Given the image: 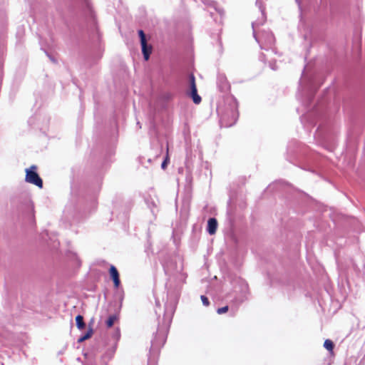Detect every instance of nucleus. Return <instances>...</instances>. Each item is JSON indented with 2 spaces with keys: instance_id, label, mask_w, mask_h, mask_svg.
<instances>
[{
  "instance_id": "12",
  "label": "nucleus",
  "mask_w": 365,
  "mask_h": 365,
  "mask_svg": "<svg viewBox=\"0 0 365 365\" xmlns=\"http://www.w3.org/2000/svg\"><path fill=\"white\" fill-rule=\"evenodd\" d=\"M312 116V113H307L301 117L302 123L307 129L310 127V125L314 124L313 120L311 119Z\"/></svg>"
},
{
  "instance_id": "2",
  "label": "nucleus",
  "mask_w": 365,
  "mask_h": 365,
  "mask_svg": "<svg viewBox=\"0 0 365 365\" xmlns=\"http://www.w3.org/2000/svg\"><path fill=\"white\" fill-rule=\"evenodd\" d=\"M226 107L222 108H217V111L220 114V123L222 126L230 127L233 125L238 118V103L233 96H229L225 100Z\"/></svg>"
},
{
  "instance_id": "28",
  "label": "nucleus",
  "mask_w": 365,
  "mask_h": 365,
  "mask_svg": "<svg viewBox=\"0 0 365 365\" xmlns=\"http://www.w3.org/2000/svg\"><path fill=\"white\" fill-rule=\"evenodd\" d=\"M156 306H160V302L158 300L155 301Z\"/></svg>"
},
{
  "instance_id": "14",
  "label": "nucleus",
  "mask_w": 365,
  "mask_h": 365,
  "mask_svg": "<svg viewBox=\"0 0 365 365\" xmlns=\"http://www.w3.org/2000/svg\"><path fill=\"white\" fill-rule=\"evenodd\" d=\"M246 299V297L245 295L241 296L240 297H236L233 299L232 304L235 307L234 312L237 311L239 306Z\"/></svg>"
},
{
  "instance_id": "13",
  "label": "nucleus",
  "mask_w": 365,
  "mask_h": 365,
  "mask_svg": "<svg viewBox=\"0 0 365 365\" xmlns=\"http://www.w3.org/2000/svg\"><path fill=\"white\" fill-rule=\"evenodd\" d=\"M166 287L168 289V295H174L175 297H177L179 292H180V287L178 285L173 291L171 289V284H170V279H169L168 282L166 284Z\"/></svg>"
},
{
  "instance_id": "16",
  "label": "nucleus",
  "mask_w": 365,
  "mask_h": 365,
  "mask_svg": "<svg viewBox=\"0 0 365 365\" xmlns=\"http://www.w3.org/2000/svg\"><path fill=\"white\" fill-rule=\"evenodd\" d=\"M76 322L78 329H83L85 328L86 324L83 321V317L81 315H77L76 317Z\"/></svg>"
},
{
  "instance_id": "25",
  "label": "nucleus",
  "mask_w": 365,
  "mask_h": 365,
  "mask_svg": "<svg viewBox=\"0 0 365 365\" xmlns=\"http://www.w3.org/2000/svg\"><path fill=\"white\" fill-rule=\"evenodd\" d=\"M168 161H169L168 157L166 156L165 159L163 161V163L161 164V168L163 169H165L167 167V164H168Z\"/></svg>"
},
{
  "instance_id": "30",
  "label": "nucleus",
  "mask_w": 365,
  "mask_h": 365,
  "mask_svg": "<svg viewBox=\"0 0 365 365\" xmlns=\"http://www.w3.org/2000/svg\"><path fill=\"white\" fill-rule=\"evenodd\" d=\"M151 361H152V358H151V356H149V359H148V361H149V363H150V362H151Z\"/></svg>"
},
{
  "instance_id": "27",
  "label": "nucleus",
  "mask_w": 365,
  "mask_h": 365,
  "mask_svg": "<svg viewBox=\"0 0 365 365\" xmlns=\"http://www.w3.org/2000/svg\"><path fill=\"white\" fill-rule=\"evenodd\" d=\"M295 1H296V2L297 3V4H298V6H299V9H301V1H300V0H295Z\"/></svg>"
},
{
  "instance_id": "4",
  "label": "nucleus",
  "mask_w": 365,
  "mask_h": 365,
  "mask_svg": "<svg viewBox=\"0 0 365 365\" xmlns=\"http://www.w3.org/2000/svg\"><path fill=\"white\" fill-rule=\"evenodd\" d=\"M329 136L327 134L324 133L322 128L321 126H319L314 135L315 140L317 143L320 144L322 146H323L324 148L329 151H333L336 147L335 143H329Z\"/></svg>"
},
{
  "instance_id": "8",
  "label": "nucleus",
  "mask_w": 365,
  "mask_h": 365,
  "mask_svg": "<svg viewBox=\"0 0 365 365\" xmlns=\"http://www.w3.org/2000/svg\"><path fill=\"white\" fill-rule=\"evenodd\" d=\"M110 274L113 281L114 286L118 288L120 286V281L119 278V273L115 266L111 265L110 267Z\"/></svg>"
},
{
  "instance_id": "23",
  "label": "nucleus",
  "mask_w": 365,
  "mask_h": 365,
  "mask_svg": "<svg viewBox=\"0 0 365 365\" xmlns=\"http://www.w3.org/2000/svg\"><path fill=\"white\" fill-rule=\"evenodd\" d=\"M200 298L203 305L207 307L210 304L209 299L207 297H205V295H201Z\"/></svg>"
},
{
  "instance_id": "5",
  "label": "nucleus",
  "mask_w": 365,
  "mask_h": 365,
  "mask_svg": "<svg viewBox=\"0 0 365 365\" xmlns=\"http://www.w3.org/2000/svg\"><path fill=\"white\" fill-rule=\"evenodd\" d=\"M166 341V335L165 333L160 332L159 330L155 334L154 339L151 341V347L150 352L158 354L160 347L163 346Z\"/></svg>"
},
{
  "instance_id": "11",
  "label": "nucleus",
  "mask_w": 365,
  "mask_h": 365,
  "mask_svg": "<svg viewBox=\"0 0 365 365\" xmlns=\"http://www.w3.org/2000/svg\"><path fill=\"white\" fill-rule=\"evenodd\" d=\"M142 47V52L145 61H148L150 58V55L152 51V46L148 45L147 41L140 43Z\"/></svg>"
},
{
  "instance_id": "10",
  "label": "nucleus",
  "mask_w": 365,
  "mask_h": 365,
  "mask_svg": "<svg viewBox=\"0 0 365 365\" xmlns=\"http://www.w3.org/2000/svg\"><path fill=\"white\" fill-rule=\"evenodd\" d=\"M217 227V220L214 217H211L208 220L207 231L210 235H214L216 232Z\"/></svg>"
},
{
  "instance_id": "21",
  "label": "nucleus",
  "mask_w": 365,
  "mask_h": 365,
  "mask_svg": "<svg viewBox=\"0 0 365 365\" xmlns=\"http://www.w3.org/2000/svg\"><path fill=\"white\" fill-rule=\"evenodd\" d=\"M138 34H139V37L140 39V43H144V42L147 41L145 34L143 30H139Z\"/></svg>"
},
{
  "instance_id": "1",
  "label": "nucleus",
  "mask_w": 365,
  "mask_h": 365,
  "mask_svg": "<svg viewBox=\"0 0 365 365\" xmlns=\"http://www.w3.org/2000/svg\"><path fill=\"white\" fill-rule=\"evenodd\" d=\"M263 1L264 0H256V5L259 7V11H261V17L252 23L253 36L259 43L261 49L266 51L272 50L274 51L275 38L273 34L269 30H262L258 34L257 30V28L262 25L266 21Z\"/></svg>"
},
{
  "instance_id": "15",
  "label": "nucleus",
  "mask_w": 365,
  "mask_h": 365,
  "mask_svg": "<svg viewBox=\"0 0 365 365\" xmlns=\"http://www.w3.org/2000/svg\"><path fill=\"white\" fill-rule=\"evenodd\" d=\"M217 83L220 89H225L227 87L226 78L223 75H219L217 77Z\"/></svg>"
},
{
  "instance_id": "29",
  "label": "nucleus",
  "mask_w": 365,
  "mask_h": 365,
  "mask_svg": "<svg viewBox=\"0 0 365 365\" xmlns=\"http://www.w3.org/2000/svg\"><path fill=\"white\" fill-rule=\"evenodd\" d=\"M259 58H260L262 61H265V59L264 58V56H259Z\"/></svg>"
},
{
  "instance_id": "31",
  "label": "nucleus",
  "mask_w": 365,
  "mask_h": 365,
  "mask_svg": "<svg viewBox=\"0 0 365 365\" xmlns=\"http://www.w3.org/2000/svg\"><path fill=\"white\" fill-rule=\"evenodd\" d=\"M202 1H203L204 4H207L206 0H202Z\"/></svg>"
},
{
  "instance_id": "22",
  "label": "nucleus",
  "mask_w": 365,
  "mask_h": 365,
  "mask_svg": "<svg viewBox=\"0 0 365 365\" xmlns=\"http://www.w3.org/2000/svg\"><path fill=\"white\" fill-rule=\"evenodd\" d=\"M228 306H225L223 307H221V308H218L217 310V313L218 314H222L225 312H227L228 311Z\"/></svg>"
},
{
  "instance_id": "17",
  "label": "nucleus",
  "mask_w": 365,
  "mask_h": 365,
  "mask_svg": "<svg viewBox=\"0 0 365 365\" xmlns=\"http://www.w3.org/2000/svg\"><path fill=\"white\" fill-rule=\"evenodd\" d=\"M92 334H93V329L91 328H90L84 335L81 336L78 339V341L79 343L84 341L85 340L91 338L92 336Z\"/></svg>"
},
{
  "instance_id": "24",
  "label": "nucleus",
  "mask_w": 365,
  "mask_h": 365,
  "mask_svg": "<svg viewBox=\"0 0 365 365\" xmlns=\"http://www.w3.org/2000/svg\"><path fill=\"white\" fill-rule=\"evenodd\" d=\"M210 5L214 7V9L220 14V15H222L223 14V11L220 9H217L216 7V4L215 2H211L210 3Z\"/></svg>"
},
{
  "instance_id": "20",
  "label": "nucleus",
  "mask_w": 365,
  "mask_h": 365,
  "mask_svg": "<svg viewBox=\"0 0 365 365\" xmlns=\"http://www.w3.org/2000/svg\"><path fill=\"white\" fill-rule=\"evenodd\" d=\"M138 34H139V37L140 39V43H144V42L147 41L145 34L143 30H139Z\"/></svg>"
},
{
  "instance_id": "26",
  "label": "nucleus",
  "mask_w": 365,
  "mask_h": 365,
  "mask_svg": "<svg viewBox=\"0 0 365 365\" xmlns=\"http://www.w3.org/2000/svg\"><path fill=\"white\" fill-rule=\"evenodd\" d=\"M269 67L274 71L277 69L275 62H269Z\"/></svg>"
},
{
  "instance_id": "7",
  "label": "nucleus",
  "mask_w": 365,
  "mask_h": 365,
  "mask_svg": "<svg viewBox=\"0 0 365 365\" xmlns=\"http://www.w3.org/2000/svg\"><path fill=\"white\" fill-rule=\"evenodd\" d=\"M190 92L188 95L192 98L193 102L195 104H199L202 99L201 97L197 94V90L195 84V76L191 74L190 76Z\"/></svg>"
},
{
  "instance_id": "19",
  "label": "nucleus",
  "mask_w": 365,
  "mask_h": 365,
  "mask_svg": "<svg viewBox=\"0 0 365 365\" xmlns=\"http://www.w3.org/2000/svg\"><path fill=\"white\" fill-rule=\"evenodd\" d=\"M324 346L329 351H331L334 348V343L329 339L325 340Z\"/></svg>"
},
{
  "instance_id": "3",
  "label": "nucleus",
  "mask_w": 365,
  "mask_h": 365,
  "mask_svg": "<svg viewBox=\"0 0 365 365\" xmlns=\"http://www.w3.org/2000/svg\"><path fill=\"white\" fill-rule=\"evenodd\" d=\"M36 169L37 167L36 165H31L29 168L26 169L25 181L41 188L43 187V180L36 173Z\"/></svg>"
},
{
  "instance_id": "18",
  "label": "nucleus",
  "mask_w": 365,
  "mask_h": 365,
  "mask_svg": "<svg viewBox=\"0 0 365 365\" xmlns=\"http://www.w3.org/2000/svg\"><path fill=\"white\" fill-rule=\"evenodd\" d=\"M116 319H117V317H116V315H114V314H113V315H110V316L108 318V319L106 320V326H107L108 327H111L113 325V324H114V322H115V321Z\"/></svg>"
},
{
  "instance_id": "9",
  "label": "nucleus",
  "mask_w": 365,
  "mask_h": 365,
  "mask_svg": "<svg viewBox=\"0 0 365 365\" xmlns=\"http://www.w3.org/2000/svg\"><path fill=\"white\" fill-rule=\"evenodd\" d=\"M145 202L153 214L158 212V200L156 197H149L145 199Z\"/></svg>"
},
{
  "instance_id": "6",
  "label": "nucleus",
  "mask_w": 365,
  "mask_h": 365,
  "mask_svg": "<svg viewBox=\"0 0 365 365\" xmlns=\"http://www.w3.org/2000/svg\"><path fill=\"white\" fill-rule=\"evenodd\" d=\"M175 304H165V312L163 315V326L168 329L173 319V315L175 312Z\"/></svg>"
}]
</instances>
